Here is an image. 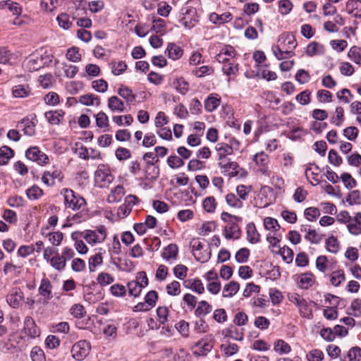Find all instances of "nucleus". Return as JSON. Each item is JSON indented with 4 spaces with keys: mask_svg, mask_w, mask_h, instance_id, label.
<instances>
[{
    "mask_svg": "<svg viewBox=\"0 0 361 361\" xmlns=\"http://www.w3.org/2000/svg\"><path fill=\"white\" fill-rule=\"evenodd\" d=\"M297 46V42L293 35L283 33L280 35L278 44L273 47L272 51L278 60L289 59L294 56L293 50Z\"/></svg>",
    "mask_w": 361,
    "mask_h": 361,
    "instance_id": "obj_1",
    "label": "nucleus"
},
{
    "mask_svg": "<svg viewBox=\"0 0 361 361\" xmlns=\"http://www.w3.org/2000/svg\"><path fill=\"white\" fill-rule=\"evenodd\" d=\"M54 56L44 49L35 51L27 56L23 61V66L25 70L32 72L49 66Z\"/></svg>",
    "mask_w": 361,
    "mask_h": 361,
    "instance_id": "obj_2",
    "label": "nucleus"
},
{
    "mask_svg": "<svg viewBox=\"0 0 361 361\" xmlns=\"http://www.w3.org/2000/svg\"><path fill=\"white\" fill-rule=\"evenodd\" d=\"M192 252L195 259L201 263L207 262L211 257V252L200 239H192L190 242Z\"/></svg>",
    "mask_w": 361,
    "mask_h": 361,
    "instance_id": "obj_3",
    "label": "nucleus"
},
{
    "mask_svg": "<svg viewBox=\"0 0 361 361\" xmlns=\"http://www.w3.org/2000/svg\"><path fill=\"white\" fill-rule=\"evenodd\" d=\"M88 244L92 246L102 243L106 238V228L104 226H99L95 230H87L81 235Z\"/></svg>",
    "mask_w": 361,
    "mask_h": 361,
    "instance_id": "obj_4",
    "label": "nucleus"
},
{
    "mask_svg": "<svg viewBox=\"0 0 361 361\" xmlns=\"http://www.w3.org/2000/svg\"><path fill=\"white\" fill-rule=\"evenodd\" d=\"M252 161L257 167V171L264 177L269 178L271 170L269 166L270 159L267 154L260 152L253 156Z\"/></svg>",
    "mask_w": 361,
    "mask_h": 361,
    "instance_id": "obj_5",
    "label": "nucleus"
},
{
    "mask_svg": "<svg viewBox=\"0 0 361 361\" xmlns=\"http://www.w3.org/2000/svg\"><path fill=\"white\" fill-rule=\"evenodd\" d=\"M61 194L63 195L65 204L68 208L78 209L85 204V199L75 195L74 191L71 189H63Z\"/></svg>",
    "mask_w": 361,
    "mask_h": 361,
    "instance_id": "obj_6",
    "label": "nucleus"
},
{
    "mask_svg": "<svg viewBox=\"0 0 361 361\" xmlns=\"http://www.w3.org/2000/svg\"><path fill=\"white\" fill-rule=\"evenodd\" d=\"M273 202V189L270 186L264 185L261 188L259 193L255 198V205L263 208L269 206Z\"/></svg>",
    "mask_w": 361,
    "mask_h": 361,
    "instance_id": "obj_7",
    "label": "nucleus"
},
{
    "mask_svg": "<svg viewBox=\"0 0 361 361\" xmlns=\"http://www.w3.org/2000/svg\"><path fill=\"white\" fill-rule=\"evenodd\" d=\"M95 182L101 188L108 187L114 180L110 170L104 165H100L95 171Z\"/></svg>",
    "mask_w": 361,
    "mask_h": 361,
    "instance_id": "obj_8",
    "label": "nucleus"
},
{
    "mask_svg": "<svg viewBox=\"0 0 361 361\" xmlns=\"http://www.w3.org/2000/svg\"><path fill=\"white\" fill-rule=\"evenodd\" d=\"M91 346L89 342L82 340L75 343L71 348L72 357L78 361L83 360L90 353Z\"/></svg>",
    "mask_w": 361,
    "mask_h": 361,
    "instance_id": "obj_9",
    "label": "nucleus"
},
{
    "mask_svg": "<svg viewBox=\"0 0 361 361\" xmlns=\"http://www.w3.org/2000/svg\"><path fill=\"white\" fill-rule=\"evenodd\" d=\"M63 178V175L61 170L54 166L44 172L42 180L45 185L51 186L55 185L56 182H61Z\"/></svg>",
    "mask_w": 361,
    "mask_h": 361,
    "instance_id": "obj_10",
    "label": "nucleus"
},
{
    "mask_svg": "<svg viewBox=\"0 0 361 361\" xmlns=\"http://www.w3.org/2000/svg\"><path fill=\"white\" fill-rule=\"evenodd\" d=\"M139 199L134 195H128L125 197L124 202L118 209V215L121 218L126 217L132 211L134 205L138 203Z\"/></svg>",
    "mask_w": 361,
    "mask_h": 361,
    "instance_id": "obj_11",
    "label": "nucleus"
},
{
    "mask_svg": "<svg viewBox=\"0 0 361 361\" xmlns=\"http://www.w3.org/2000/svg\"><path fill=\"white\" fill-rule=\"evenodd\" d=\"M199 19L195 9L189 8L183 13V17L180 20V23L185 29L190 30L195 27Z\"/></svg>",
    "mask_w": 361,
    "mask_h": 361,
    "instance_id": "obj_12",
    "label": "nucleus"
},
{
    "mask_svg": "<svg viewBox=\"0 0 361 361\" xmlns=\"http://www.w3.org/2000/svg\"><path fill=\"white\" fill-rule=\"evenodd\" d=\"M239 221L233 222V221H230L228 224H227L224 230H223V235L225 238L228 240H238L241 236V230L238 225Z\"/></svg>",
    "mask_w": 361,
    "mask_h": 361,
    "instance_id": "obj_13",
    "label": "nucleus"
},
{
    "mask_svg": "<svg viewBox=\"0 0 361 361\" xmlns=\"http://www.w3.org/2000/svg\"><path fill=\"white\" fill-rule=\"evenodd\" d=\"M26 157L33 161H36L39 165L48 163L49 158L46 154L42 152L37 147H30L26 151Z\"/></svg>",
    "mask_w": 361,
    "mask_h": 361,
    "instance_id": "obj_14",
    "label": "nucleus"
},
{
    "mask_svg": "<svg viewBox=\"0 0 361 361\" xmlns=\"http://www.w3.org/2000/svg\"><path fill=\"white\" fill-rule=\"evenodd\" d=\"M236 55L234 48L230 45L224 47L220 52L216 54V59L219 63H227L233 59Z\"/></svg>",
    "mask_w": 361,
    "mask_h": 361,
    "instance_id": "obj_15",
    "label": "nucleus"
},
{
    "mask_svg": "<svg viewBox=\"0 0 361 361\" xmlns=\"http://www.w3.org/2000/svg\"><path fill=\"white\" fill-rule=\"evenodd\" d=\"M105 252L103 248H99L98 252L94 253L89 258L88 267L90 272L95 271L98 267L103 264V254Z\"/></svg>",
    "mask_w": 361,
    "mask_h": 361,
    "instance_id": "obj_16",
    "label": "nucleus"
},
{
    "mask_svg": "<svg viewBox=\"0 0 361 361\" xmlns=\"http://www.w3.org/2000/svg\"><path fill=\"white\" fill-rule=\"evenodd\" d=\"M183 286L185 288L190 289L198 294H202L204 292V286L198 278L185 280Z\"/></svg>",
    "mask_w": 361,
    "mask_h": 361,
    "instance_id": "obj_17",
    "label": "nucleus"
},
{
    "mask_svg": "<svg viewBox=\"0 0 361 361\" xmlns=\"http://www.w3.org/2000/svg\"><path fill=\"white\" fill-rule=\"evenodd\" d=\"M178 253V247L176 244H169L167 247H164L161 257L167 262L172 263L177 259Z\"/></svg>",
    "mask_w": 361,
    "mask_h": 361,
    "instance_id": "obj_18",
    "label": "nucleus"
},
{
    "mask_svg": "<svg viewBox=\"0 0 361 361\" xmlns=\"http://www.w3.org/2000/svg\"><path fill=\"white\" fill-rule=\"evenodd\" d=\"M212 348V345L202 338L195 344L193 354L196 356H204L210 352Z\"/></svg>",
    "mask_w": 361,
    "mask_h": 361,
    "instance_id": "obj_19",
    "label": "nucleus"
},
{
    "mask_svg": "<svg viewBox=\"0 0 361 361\" xmlns=\"http://www.w3.org/2000/svg\"><path fill=\"white\" fill-rule=\"evenodd\" d=\"M39 293L44 298L46 302L52 298V286L47 278H44L41 281L40 286L39 287Z\"/></svg>",
    "mask_w": 361,
    "mask_h": 361,
    "instance_id": "obj_20",
    "label": "nucleus"
},
{
    "mask_svg": "<svg viewBox=\"0 0 361 361\" xmlns=\"http://www.w3.org/2000/svg\"><path fill=\"white\" fill-rule=\"evenodd\" d=\"M125 189L122 185H117L112 188L107 196L109 203H118L125 195Z\"/></svg>",
    "mask_w": 361,
    "mask_h": 361,
    "instance_id": "obj_21",
    "label": "nucleus"
},
{
    "mask_svg": "<svg viewBox=\"0 0 361 361\" xmlns=\"http://www.w3.org/2000/svg\"><path fill=\"white\" fill-rule=\"evenodd\" d=\"M219 166L220 169H223L224 172H228V174L235 176L238 174V164L235 161H231L228 159H224L219 161Z\"/></svg>",
    "mask_w": 361,
    "mask_h": 361,
    "instance_id": "obj_22",
    "label": "nucleus"
},
{
    "mask_svg": "<svg viewBox=\"0 0 361 361\" xmlns=\"http://www.w3.org/2000/svg\"><path fill=\"white\" fill-rule=\"evenodd\" d=\"M267 240L269 243V247L273 253H276V251L281 247L280 242L282 236L280 233H268L267 234Z\"/></svg>",
    "mask_w": 361,
    "mask_h": 361,
    "instance_id": "obj_23",
    "label": "nucleus"
},
{
    "mask_svg": "<svg viewBox=\"0 0 361 361\" xmlns=\"http://www.w3.org/2000/svg\"><path fill=\"white\" fill-rule=\"evenodd\" d=\"M246 235L247 241L252 244H256L260 241V234L252 222L247 224L246 226Z\"/></svg>",
    "mask_w": 361,
    "mask_h": 361,
    "instance_id": "obj_24",
    "label": "nucleus"
},
{
    "mask_svg": "<svg viewBox=\"0 0 361 361\" xmlns=\"http://www.w3.org/2000/svg\"><path fill=\"white\" fill-rule=\"evenodd\" d=\"M221 104V97L216 94H211L204 100V109L208 112H212Z\"/></svg>",
    "mask_w": 361,
    "mask_h": 361,
    "instance_id": "obj_25",
    "label": "nucleus"
},
{
    "mask_svg": "<svg viewBox=\"0 0 361 361\" xmlns=\"http://www.w3.org/2000/svg\"><path fill=\"white\" fill-rule=\"evenodd\" d=\"M32 90L27 84L15 85L12 88L13 96L16 98H25L31 94Z\"/></svg>",
    "mask_w": 361,
    "mask_h": 361,
    "instance_id": "obj_26",
    "label": "nucleus"
},
{
    "mask_svg": "<svg viewBox=\"0 0 361 361\" xmlns=\"http://www.w3.org/2000/svg\"><path fill=\"white\" fill-rule=\"evenodd\" d=\"M314 282L315 277L310 272L302 274L298 276V283L301 288L307 289L312 286Z\"/></svg>",
    "mask_w": 361,
    "mask_h": 361,
    "instance_id": "obj_27",
    "label": "nucleus"
},
{
    "mask_svg": "<svg viewBox=\"0 0 361 361\" xmlns=\"http://www.w3.org/2000/svg\"><path fill=\"white\" fill-rule=\"evenodd\" d=\"M108 107L113 112L121 113L125 111L124 102L116 96H111L108 99Z\"/></svg>",
    "mask_w": 361,
    "mask_h": 361,
    "instance_id": "obj_28",
    "label": "nucleus"
},
{
    "mask_svg": "<svg viewBox=\"0 0 361 361\" xmlns=\"http://www.w3.org/2000/svg\"><path fill=\"white\" fill-rule=\"evenodd\" d=\"M24 263L19 262L16 264L7 262L4 267V272L6 275H11L13 276H19L23 270Z\"/></svg>",
    "mask_w": 361,
    "mask_h": 361,
    "instance_id": "obj_29",
    "label": "nucleus"
},
{
    "mask_svg": "<svg viewBox=\"0 0 361 361\" xmlns=\"http://www.w3.org/2000/svg\"><path fill=\"white\" fill-rule=\"evenodd\" d=\"M346 11L355 18H361V1L350 0L346 4Z\"/></svg>",
    "mask_w": 361,
    "mask_h": 361,
    "instance_id": "obj_30",
    "label": "nucleus"
},
{
    "mask_svg": "<svg viewBox=\"0 0 361 361\" xmlns=\"http://www.w3.org/2000/svg\"><path fill=\"white\" fill-rule=\"evenodd\" d=\"M166 53L169 59L175 61L182 57L183 50L178 45L174 43H169L167 45Z\"/></svg>",
    "mask_w": 361,
    "mask_h": 361,
    "instance_id": "obj_31",
    "label": "nucleus"
},
{
    "mask_svg": "<svg viewBox=\"0 0 361 361\" xmlns=\"http://www.w3.org/2000/svg\"><path fill=\"white\" fill-rule=\"evenodd\" d=\"M23 299V295L20 290H15L6 297L8 304L13 308L18 307L21 305Z\"/></svg>",
    "mask_w": 361,
    "mask_h": 361,
    "instance_id": "obj_32",
    "label": "nucleus"
},
{
    "mask_svg": "<svg viewBox=\"0 0 361 361\" xmlns=\"http://www.w3.org/2000/svg\"><path fill=\"white\" fill-rule=\"evenodd\" d=\"M1 8L7 9L13 15L19 16L22 13V7L18 3L11 0L3 1L0 3Z\"/></svg>",
    "mask_w": 361,
    "mask_h": 361,
    "instance_id": "obj_33",
    "label": "nucleus"
},
{
    "mask_svg": "<svg viewBox=\"0 0 361 361\" xmlns=\"http://www.w3.org/2000/svg\"><path fill=\"white\" fill-rule=\"evenodd\" d=\"M325 53V47L323 44L317 42L310 43L306 48V54L309 56L322 55Z\"/></svg>",
    "mask_w": 361,
    "mask_h": 361,
    "instance_id": "obj_34",
    "label": "nucleus"
},
{
    "mask_svg": "<svg viewBox=\"0 0 361 361\" xmlns=\"http://www.w3.org/2000/svg\"><path fill=\"white\" fill-rule=\"evenodd\" d=\"M232 20V15L229 12H226L221 15L212 13L209 15V20L216 25H222L225 23L230 22Z\"/></svg>",
    "mask_w": 361,
    "mask_h": 361,
    "instance_id": "obj_35",
    "label": "nucleus"
},
{
    "mask_svg": "<svg viewBox=\"0 0 361 361\" xmlns=\"http://www.w3.org/2000/svg\"><path fill=\"white\" fill-rule=\"evenodd\" d=\"M63 116L64 112L62 110L50 111L45 113L47 120L51 125L59 124Z\"/></svg>",
    "mask_w": 361,
    "mask_h": 361,
    "instance_id": "obj_36",
    "label": "nucleus"
},
{
    "mask_svg": "<svg viewBox=\"0 0 361 361\" xmlns=\"http://www.w3.org/2000/svg\"><path fill=\"white\" fill-rule=\"evenodd\" d=\"M215 149L218 154L219 161L226 159L227 155L232 154L233 152V147L230 145L224 142L218 143Z\"/></svg>",
    "mask_w": 361,
    "mask_h": 361,
    "instance_id": "obj_37",
    "label": "nucleus"
},
{
    "mask_svg": "<svg viewBox=\"0 0 361 361\" xmlns=\"http://www.w3.org/2000/svg\"><path fill=\"white\" fill-rule=\"evenodd\" d=\"M264 228L269 231V233H280V225L278 221L272 217H265L263 221Z\"/></svg>",
    "mask_w": 361,
    "mask_h": 361,
    "instance_id": "obj_38",
    "label": "nucleus"
},
{
    "mask_svg": "<svg viewBox=\"0 0 361 361\" xmlns=\"http://www.w3.org/2000/svg\"><path fill=\"white\" fill-rule=\"evenodd\" d=\"M24 324H25V326H24L25 331L30 337L35 338L39 335V331L37 329V326L35 324V322L31 317H27L25 319Z\"/></svg>",
    "mask_w": 361,
    "mask_h": 361,
    "instance_id": "obj_39",
    "label": "nucleus"
},
{
    "mask_svg": "<svg viewBox=\"0 0 361 361\" xmlns=\"http://www.w3.org/2000/svg\"><path fill=\"white\" fill-rule=\"evenodd\" d=\"M79 102L85 106H96L100 105V99L92 94H86L79 97Z\"/></svg>",
    "mask_w": 361,
    "mask_h": 361,
    "instance_id": "obj_40",
    "label": "nucleus"
},
{
    "mask_svg": "<svg viewBox=\"0 0 361 361\" xmlns=\"http://www.w3.org/2000/svg\"><path fill=\"white\" fill-rule=\"evenodd\" d=\"M240 289V284L234 281L226 284L223 290V296L224 298H231L235 295Z\"/></svg>",
    "mask_w": 361,
    "mask_h": 361,
    "instance_id": "obj_41",
    "label": "nucleus"
},
{
    "mask_svg": "<svg viewBox=\"0 0 361 361\" xmlns=\"http://www.w3.org/2000/svg\"><path fill=\"white\" fill-rule=\"evenodd\" d=\"M326 248L328 252H331L333 254H336L340 250V243L337 238L334 235L329 236L326 240Z\"/></svg>",
    "mask_w": 361,
    "mask_h": 361,
    "instance_id": "obj_42",
    "label": "nucleus"
},
{
    "mask_svg": "<svg viewBox=\"0 0 361 361\" xmlns=\"http://www.w3.org/2000/svg\"><path fill=\"white\" fill-rule=\"evenodd\" d=\"M118 94L123 98L126 102L133 103L135 101L136 96L133 92L132 90L126 86L122 85L118 90Z\"/></svg>",
    "mask_w": 361,
    "mask_h": 361,
    "instance_id": "obj_43",
    "label": "nucleus"
},
{
    "mask_svg": "<svg viewBox=\"0 0 361 361\" xmlns=\"http://www.w3.org/2000/svg\"><path fill=\"white\" fill-rule=\"evenodd\" d=\"M226 204L234 209H240L243 206L242 200L233 193H228L225 197Z\"/></svg>",
    "mask_w": 361,
    "mask_h": 361,
    "instance_id": "obj_44",
    "label": "nucleus"
},
{
    "mask_svg": "<svg viewBox=\"0 0 361 361\" xmlns=\"http://www.w3.org/2000/svg\"><path fill=\"white\" fill-rule=\"evenodd\" d=\"M212 310V307L206 300H201L198 303V306L195 311L197 317L204 316L210 313Z\"/></svg>",
    "mask_w": 361,
    "mask_h": 361,
    "instance_id": "obj_45",
    "label": "nucleus"
},
{
    "mask_svg": "<svg viewBox=\"0 0 361 361\" xmlns=\"http://www.w3.org/2000/svg\"><path fill=\"white\" fill-rule=\"evenodd\" d=\"M329 277L331 283L334 286H338L345 279L344 271L341 269L331 272Z\"/></svg>",
    "mask_w": 361,
    "mask_h": 361,
    "instance_id": "obj_46",
    "label": "nucleus"
},
{
    "mask_svg": "<svg viewBox=\"0 0 361 361\" xmlns=\"http://www.w3.org/2000/svg\"><path fill=\"white\" fill-rule=\"evenodd\" d=\"M348 57L355 63L361 66V48L357 46L352 47L348 52Z\"/></svg>",
    "mask_w": 361,
    "mask_h": 361,
    "instance_id": "obj_47",
    "label": "nucleus"
},
{
    "mask_svg": "<svg viewBox=\"0 0 361 361\" xmlns=\"http://www.w3.org/2000/svg\"><path fill=\"white\" fill-rule=\"evenodd\" d=\"M344 121V110L341 106H337L334 114L331 118V123L336 126H341Z\"/></svg>",
    "mask_w": 361,
    "mask_h": 361,
    "instance_id": "obj_48",
    "label": "nucleus"
},
{
    "mask_svg": "<svg viewBox=\"0 0 361 361\" xmlns=\"http://www.w3.org/2000/svg\"><path fill=\"white\" fill-rule=\"evenodd\" d=\"M13 156V151L10 147L2 146L0 148V165L6 164Z\"/></svg>",
    "mask_w": 361,
    "mask_h": 361,
    "instance_id": "obj_49",
    "label": "nucleus"
},
{
    "mask_svg": "<svg viewBox=\"0 0 361 361\" xmlns=\"http://www.w3.org/2000/svg\"><path fill=\"white\" fill-rule=\"evenodd\" d=\"M169 122V118L164 111H159L154 120L156 129L164 127Z\"/></svg>",
    "mask_w": 361,
    "mask_h": 361,
    "instance_id": "obj_50",
    "label": "nucleus"
},
{
    "mask_svg": "<svg viewBox=\"0 0 361 361\" xmlns=\"http://www.w3.org/2000/svg\"><path fill=\"white\" fill-rule=\"evenodd\" d=\"M298 308L301 317L309 319L313 317L312 310L305 299Z\"/></svg>",
    "mask_w": 361,
    "mask_h": 361,
    "instance_id": "obj_51",
    "label": "nucleus"
},
{
    "mask_svg": "<svg viewBox=\"0 0 361 361\" xmlns=\"http://www.w3.org/2000/svg\"><path fill=\"white\" fill-rule=\"evenodd\" d=\"M66 57L70 61L77 63L81 61L82 56L78 47H72L67 50Z\"/></svg>",
    "mask_w": 361,
    "mask_h": 361,
    "instance_id": "obj_52",
    "label": "nucleus"
},
{
    "mask_svg": "<svg viewBox=\"0 0 361 361\" xmlns=\"http://www.w3.org/2000/svg\"><path fill=\"white\" fill-rule=\"evenodd\" d=\"M222 67L223 72L227 75H235L238 71V64L235 63L234 59L228 61L227 63H223Z\"/></svg>",
    "mask_w": 361,
    "mask_h": 361,
    "instance_id": "obj_53",
    "label": "nucleus"
},
{
    "mask_svg": "<svg viewBox=\"0 0 361 361\" xmlns=\"http://www.w3.org/2000/svg\"><path fill=\"white\" fill-rule=\"evenodd\" d=\"M96 125L100 128H108L109 126V117L103 111H99L95 115Z\"/></svg>",
    "mask_w": 361,
    "mask_h": 361,
    "instance_id": "obj_54",
    "label": "nucleus"
},
{
    "mask_svg": "<svg viewBox=\"0 0 361 361\" xmlns=\"http://www.w3.org/2000/svg\"><path fill=\"white\" fill-rule=\"evenodd\" d=\"M175 328L184 338H188L190 336V324L188 322L182 319L175 324Z\"/></svg>",
    "mask_w": 361,
    "mask_h": 361,
    "instance_id": "obj_55",
    "label": "nucleus"
},
{
    "mask_svg": "<svg viewBox=\"0 0 361 361\" xmlns=\"http://www.w3.org/2000/svg\"><path fill=\"white\" fill-rule=\"evenodd\" d=\"M157 320L160 324H164L168 322V318L169 316V310L166 306H159L157 307Z\"/></svg>",
    "mask_w": 361,
    "mask_h": 361,
    "instance_id": "obj_56",
    "label": "nucleus"
},
{
    "mask_svg": "<svg viewBox=\"0 0 361 361\" xmlns=\"http://www.w3.org/2000/svg\"><path fill=\"white\" fill-rule=\"evenodd\" d=\"M274 349L276 353L281 355L288 353L291 350L289 344L281 339L277 340L274 343Z\"/></svg>",
    "mask_w": 361,
    "mask_h": 361,
    "instance_id": "obj_57",
    "label": "nucleus"
},
{
    "mask_svg": "<svg viewBox=\"0 0 361 361\" xmlns=\"http://www.w3.org/2000/svg\"><path fill=\"white\" fill-rule=\"evenodd\" d=\"M276 254H280L282 257L283 259L286 263L292 262L293 259L294 253L293 251L288 247L284 246L283 247H280Z\"/></svg>",
    "mask_w": 361,
    "mask_h": 361,
    "instance_id": "obj_58",
    "label": "nucleus"
},
{
    "mask_svg": "<svg viewBox=\"0 0 361 361\" xmlns=\"http://www.w3.org/2000/svg\"><path fill=\"white\" fill-rule=\"evenodd\" d=\"M98 284L102 286H106L114 281V276L107 272H101L97 277Z\"/></svg>",
    "mask_w": 361,
    "mask_h": 361,
    "instance_id": "obj_59",
    "label": "nucleus"
},
{
    "mask_svg": "<svg viewBox=\"0 0 361 361\" xmlns=\"http://www.w3.org/2000/svg\"><path fill=\"white\" fill-rule=\"evenodd\" d=\"M238 197L243 201L246 200L250 192L252 191L251 185H239L235 189Z\"/></svg>",
    "mask_w": 361,
    "mask_h": 361,
    "instance_id": "obj_60",
    "label": "nucleus"
},
{
    "mask_svg": "<svg viewBox=\"0 0 361 361\" xmlns=\"http://www.w3.org/2000/svg\"><path fill=\"white\" fill-rule=\"evenodd\" d=\"M176 90L181 94H185L190 89V86L188 82H186L183 78H178L174 82Z\"/></svg>",
    "mask_w": 361,
    "mask_h": 361,
    "instance_id": "obj_61",
    "label": "nucleus"
},
{
    "mask_svg": "<svg viewBox=\"0 0 361 361\" xmlns=\"http://www.w3.org/2000/svg\"><path fill=\"white\" fill-rule=\"evenodd\" d=\"M51 266L56 270H62L66 267V261L59 255L56 254L51 259H50Z\"/></svg>",
    "mask_w": 361,
    "mask_h": 361,
    "instance_id": "obj_62",
    "label": "nucleus"
},
{
    "mask_svg": "<svg viewBox=\"0 0 361 361\" xmlns=\"http://www.w3.org/2000/svg\"><path fill=\"white\" fill-rule=\"evenodd\" d=\"M188 269L183 264H177L173 269L174 276L179 280H184L188 274Z\"/></svg>",
    "mask_w": 361,
    "mask_h": 361,
    "instance_id": "obj_63",
    "label": "nucleus"
},
{
    "mask_svg": "<svg viewBox=\"0 0 361 361\" xmlns=\"http://www.w3.org/2000/svg\"><path fill=\"white\" fill-rule=\"evenodd\" d=\"M348 358V360L345 361H360L361 360V348L359 347H353L351 348L347 356L345 357Z\"/></svg>",
    "mask_w": 361,
    "mask_h": 361,
    "instance_id": "obj_64",
    "label": "nucleus"
}]
</instances>
